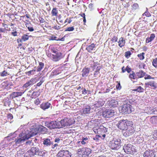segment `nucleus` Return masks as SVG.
<instances>
[{
  "instance_id": "69168bd1",
  "label": "nucleus",
  "mask_w": 157,
  "mask_h": 157,
  "mask_svg": "<svg viewBox=\"0 0 157 157\" xmlns=\"http://www.w3.org/2000/svg\"><path fill=\"white\" fill-rule=\"evenodd\" d=\"M100 73L99 71H95L94 72V77H98V75Z\"/></svg>"
},
{
  "instance_id": "c85d7f7f",
  "label": "nucleus",
  "mask_w": 157,
  "mask_h": 157,
  "mask_svg": "<svg viewBox=\"0 0 157 157\" xmlns=\"http://www.w3.org/2000/svg\"><path fill=\"white\" fill-rule=\"evenodd\" d=\"M90 71V68L87 67L84 68L82 71V76L83 77L86 76L89 73Z\"/></svg>"
},
{
  "instance_id": "2eb2a0df",
  "label": "nucleus",
  "mask_w": 157,
  "mask_h": 157,
  "mask_svg": "<svg viewBox=\"0 0 157 157\" xmlns=\"http://www.w3.org/2000/svg\"><path fill=\"white\" fill-rule=\"evenodd\" d=\"M133 124H130L128 127L125 130V132L124 133V135L125 136H130L133 134L134 132L133 128L132 127Z\"/></svg>"
},
{
  "instance_id": "a878e982",
  "label": "nucleus",
  "mask_w": 157,
  "mask_h": 157,
  "mask_svg": "<svg viewBox=\"0 0 157 157\" xmlns=\"http://www.w3.org/2000/svg\"><path fill=\"white\" fill-rule=\"evenodd\" d=\"M136 74L138 79V78L143 77L145 75L146 73L142 70H140L138 72H136Z\"/></svg>"
},
{
  "instance_id": "4468645a",
  "label": "nucleus",
  "mask_w": 157,
  "mask_h": 157,
  "mask_svg": "<svg viewBox=\"0 0 157 157\" xmlns=\"http://www.w3.org/2000/svg\"><path fill=\"white\" fill-rule=\"evenodd\" d=\"M59 122L61 126L63 127L70 126L72 124L71 120L67 117H65L63 119L61 120Z\"/></svg>"
},
{
  "instance_id": "c9c22d12",
  "label": "nucleus",
  "mask_w": 157,
  "mask_h": 157,
  "mask_svg": "<svg viewBox=\"0 0 157 157\" xmlns=\"http://www.w3.org/2000/svg\"><path fill=\"white\" fill-rule=\"evenodd\" d=\"M90 107L89 106H87L83 109V113L84 114H86L89 113L90 110Z\"/></svg>"
},
{
  "instance_id": "a18cd8bd",
  "label": "nucleus",
  "mask_w": 157,
  "mask_h": 157,
  "mask_svg": "<svg viewBox=\"0 0 157 157\" xmlns=\"http://www.w3.org/2000/svg\"><path fill=\"white\" fill-rule=\"evenodd\" d=\"M36 71V70L35 69H33L32 70L27 72L25 73L26 75H28L29 76L31 74H34V73L33 72H35Z\"/></svg>"
},
{
  "instance_id": "473e14b6",
  "label": "nucleus",
  "mask_w": 157,
  "mask_h": 157,
  "mask_svg": "<svg viewBox=\"0 0 157 157\" xmlns=\"http://www.w3.org/2000/svg\"><path fill=\"white\" fill-rule=\"evenodd\" d=\"M31 36H29L27 34H24L21 37L20 41H21V40H22L25 41L28 40L29 39V38Z\"/></svg>"
},
{
  "instance_id": "e433bc0d",
  "label": "nucleus",
  "mask_w": 157,
  "mask_h": 157,
  "mask_svg": "<svg viewBox=\"0 0 157 157\" xmlns=\"http://www.w3.org/2000/svg\"><path fill=\"white\" fill-rule=\"evenodd\" d=\"M44 64L41 62H40L39 63V65L37 67V71L39 72L41 70L44 68Z\"/></svg>"
},
{
  "instance_id": "72a5a7b5",
  "label": "nucleus",
  "mask_w": 157,
  "mask_h": 157,
  "mask_svg": "<svg viewBox=\"0 0 157 157\" xmlns=\"http://www.w3.org/2000/svg\"><path fill=\"white\" fill-rule=\"evenodd\" d=\"M129 77L131 79L136 80L138 79L136 73H135L133 71L132 73L129 74Z\"/></svg>"
},
{
  "instance_id": "cd10ccee",
  "label": "nucleus",
  "mask_w": 157,
  "mask_h": 157,
  "mask_svg": "<svg viewBox=\"0 0 157 157\" xmlns=\"http://www.w3.org/2000/svg\"><path fill=\"white\" fill-rule=\"evenodd\" d=\"M24 93V92H14L12 93L11 96H12V98H15L21 96L22 94Z\"/></svg>"
},
{
  "instance_id": "5fc2aeb1",
  "label": "nucleus",
  "mask_w": 157,
  "mask_h": 157,
  "mask_svg": "<svg viewBox=\"0 0 157 157\" xmlns=\"http://www.w3.org/2000/svg\"><path fill=\"white\" fill-rule=\"evenodd\" d=\"M116 82L118 84L116 85V88L117 90H120L121 88L120 82L117 81Z\"/></svg>"
},
{
  "instance_id": "13d9d810",
  "label": "nucleus",
  "mask_w": 157,
  "mask_h": 157,
  "mask_svg": "<svg viewBox=\"0 0 157 157\" xmlns=\"http://www.w3.org/2000/svg\"><path fill=\"white\" fill-rule=\"evenodd\" d=\"M34 104L36 105H38L40 103V101L39 98H36L35 100L34 101Z\"/></svg>"
},
{
  "instance_id": "4d7b16f0",
  "label": "nucleus",
  "mask_w": 157,
  "mask_h": 157,
  "mask_svg": "<svg viewBox=\"0 0 157 157\" xmlns=\"http://www.w3.org/2000/svg\"><path fill=\"white\" fill-rule=\"evenodd\" d=\"M99 65V63L98 61L96 62H94L93 64V65L91 66L92 67L95 68L96 66L98 65Z\"/></svg>"
},
{
  "instance_id": "4be33fe9",
  "label": "nucleus",
  "mask_w": 157,
  "mask_h": 157,
  "mask_svg": "<svg viewBox=\"0 0 157 157\" xmlns=\"http://www.w3.org/2000/svg\"><path fill=\"white\" fill-rule=\"evenodd\" d=\"M118 43L119 46L120 47L122 48L125 46V40L124 37H121L119 38Z\"/></svg>"
},
{
  "instance_id": "052dcab7",
  "label": "nucleus",
  "mask_w": 157,
  "mask_h": 157,
  "mask_svg": "<svg viewBox=\"0 0 157 157\" xmlns=\"http://www.w3.org/2000/svg\"><path fill=\"white\" fill-rule=\"evenodd\" d=\"M7 118L8 119L12 120L13 118V115L12 114L10 113L7 115Z\"/></svg>"
},
{
  "instance_id": "39448f33",
  "label": "nucleus",
  "mask_w": 157,
  "mask_h": 157,
  "mask_svg": "<svg viewBox=\"0 0 157 157\" xmlns=\"http://www.w3.org/2000/svg\"><path fill=\"white\" fill-rule=\"evenodd\" d=\"M116 112L114 110L106 109L102 111V115L105 118H111L116 115Z\"/></svg>"
},
{
  "instance_id": "bb28decb",
  "label": "nucleus",
  "mask_w": 157,
  "mask_h": 157,
  "mask_svg": "<svg viewBox=\"0 0 157 157\" xmlns=\"http://www.w3.org/2000/svg\"><path fill=\"white\" fill-rule=\"evenodd\" d=\"M155 37V34L154 33L151 34L150 37H147L146 39V42L148 43L152 41Z\"/></svg>"
},
{
  "instance_id": "09e8293b",
  "label": "nucleus",
  "mask_w": 157,
  "mask_h": 157,
  "mask_svg": "<svg viewBox=\"0 0 157 157\" xmlns=\"http://www.w3.org/2000/svg\"><path fill=\"white\" fill-rule=\"evenodd\" d=\"M152 65L155 67H157V58H155L153 59Z\"/></svg>"
},
{
  "instance_id": "6e6552de",
  "label": "nucleus",
  "mask_w": 157,
  "mask_h": 157,
  "mask_svg": "<svg viewBox=\"0 0 157 157\" xmlns=\"http://www.w3.org/2000/svg\"><path fill=\"white\" fill-rule=\"evenodd\" d=\"M45 124L46 126L51 129L60 128L61 127L59 125V123L56 121H46Z\"/></svg>"
},
{
  "instance_id": "b1692460",
  "label": "nucleus",
  "mask_w": 157,
  "mask_h": 157,
  "mask_svg": "<svg viewBox=\"0 0 157 157\" xmlns=\"http://www.w3.org/2000/svg\"><path fill=\"white\" fill-rule=\"evenodd\" d=\"M25 150L24 149L20 150L17 152V157H25Z\"/></svg>"
},
{
  "instance_id": "0e129e2a",
  "label": "nucleus",
  "mask_w": 157,
  "mask_h": 157,
  "mask_svg": "<svg viewBox=\"0 0 157 157\" xmlns=\"http://www.w3.org/2000/svg\"><path fill=\"white\" fill-rule=\"evenodd\" d=\"M51 51L52 52L54 53V54L56 53H57V52H58V50L57 49L54 48H52L51 49Z\"/></svg>"
},
{
  "instance_id": "a211bd4d",
  "label": "nucleus",
  "mask_w": 157,
  "mask_h": 157,
  "mask_svg": "<svg viewBox=\"0 0 157 157\" xmlns=\"http://www.w3.org/2000/svg\"><path fill=\"white\" fill-rule=\"evenodd\" d=\"M35 80L36 79L34 78H31L30 80L27 82L23 85V88H26L28 87L33 85L36 82Z\"/></svg>"
},
{
  "instance_id": "2f4dec72",
  "label": "nucleus",
  "mask_w": 157,
  "mask_h": 157,
  "mask_svg": "<svg viewBox=\"0 0 157 157\" xmlns=\"http://www.w3.org/2000/svg\"><path fill=\"white\" fill-rule=\"evenodd\" d=\"M43 144L47 146H48L52 144L53 143L50 141V139L47 138L44 139Z\"/></svg>"
},
{
  "instance_id": "8fccbe9b",
  "label": "nucleus",
  "mask_w": 157,
  "mask_h": 157,
  "mask_svg": "<svg viewBox=\"0 0 157 157\" xmlns=\"http://www.w3.org/2000/svg\"><path fill=\"white\" fill-rule=\"evenodd\" d=\"M79 15H80L81 16L83 17L84 24V25H85V23L86 22V17H85V14L84 13H81L80 14H79Z\"/></svg>"
},
{
  "instance_id": "7c9ffc66",
  "label": "nucleus",
  "mask_w": 157,
  "mask_h": 157,
  "mask_svg": "<svg viewBox=\"0 0 157 157\" xmlns=\"http://www.w3.org/2000/svg\"><path fill=\"white\" fill-rule=\"evenodd\" d=\"M38 130L37 126H36V127H34L32 128L30 132L32 135L33 136L39 133Z\"/></svg>"
},
{
  "instance_id": "4c0bfd02",
  "label": "nucleus",
  "mask_w": 157,
  "mask_h": 157,
  "mask_svg": "<svg viewBox=\"0 0 157 157\" xmlns=\"http://www.w3.org/2000/svg\"><path fill=\"white\" fill-rule=\"evenodd\" d=\"M81 142L82 145H85L88 142V138L87 137H82V141H79V143Z\"/></svg>"
},
{
  "instance_id": "de8ad7c7",
  "label": "nucleus",
  "mask_w": 157,
  "mask_h": 157,
  "mask_svg": "<svg viewBox=\"0 0 157 157\" xmlns=\"http://www.w3.org/2000/svg\"><path fill=\"white\" fill-rule=\"evenodd\" d=\"M101 136L98 135H96L93 138L94 140L96 142H98L99 141V138H101Z\"/></svg>"
},
{
  "instance_id": "dca6fc26",
  "label": "nucleus",
  "mask_w": 157,
  "mask_h": 157,
  "mask_svg": "<svg viewBox=\"0 0 157 157\" xmlns=\"http://www.w3.org/2000/svg\"><path fill=\"white\" fill-rule=\"evenodd\" d=\"M144 157H155V152L152 150L146 151L143 154Z\"/></svg>"
},
{
  "instance_id": "6e6d98bb",
  "label": "nucleus",
  "mask_w": 157,
  "mask_h": 157,
  "mask_svg": "<svg viewBox=\"0 0 157 157\" xmlns=\"http://www.w3.org/2000/svg\"><path fill=\"white\" fill-rule=\"evenodd\" d=\"M144 78L145 79H154L155 78L154 77H152L150 75H146L144 77Z\"/></svg>"
},
{
  "instance_id": "1a4fd4ad",
  "label": "nucleus",
  "mask_w": 157,
  "mask_h": 157,
  "mask_svg": "<svg viewBox=\"0 0 157 157\" xmlns=\"http://www.w3.org/2000/svg\"><path fill=\"white\" fill-rule=\"evenodd\" d=\"M47 56L48 57H52L53 61L57 62L62 58V54L61 52H58L54 54H52L51 53H48Z\"/></svg>"
},
{
  "instance_id": "ea45409f",
  "label": "nucleus",
  "mask_w": 157,
  "mask_h": 157,
  "mask_svg": "<svg viewBox=\"0 0 157 157\" xmlns=\"http://www.w3.org/2000/svg\"><path fill=\"white\" fill-rule=\"evenodd\" d=\"M2 85V86L5 88H7V87L10 85V82L8 81H6L3 82Z\"/></svg>"
},
{
  "instance_id": "aec40b11",
  "label": "nucleus",
  "mask_w": 157,
  "mask_h": 157,
  "mask_svg": "<svg viewBox=\"0 0 157 157\" xmlns=\"http://www.w3.org/2000/svg\"><path fill=\"white\" fill-rule=\"evenodd\" d=\"M37 127L39 133L40 132L41 133H45L47 132L48 129L47 128L41 125H38L37 126Z\"/></svg>"
},
{
  "instance_id": "37998d69",
  "label": "nucleus",
  "mask_w": 157,
  "mask_h": 157,
  "mask_svg": "<svg viewBox=\"0 0 157 157\" xmlns=\"http://www.w3.org/2000/svg\"><path fill=\"white\" fill-rule=\"evenodd\" d=\"M73 18V17H69L68 18H67L66 20L64 21V23L65 24L66 23H67V24H66V25H67L68 24H70L71 22L72 21V20H71Z\"/></svg>"
},
{
  "instance_id": "3c124183",
  "label": "nucleus",
  "mask_w": 157,
  "mask_h": 157,
  "mask_svg": "<svg viewBox=\"0 0 157 157\" xmlns=\"http://www.w3.org/2000/svg\"><path fill=\"white\" fill-rule=\"evenodd\" d=\"M118 38L116 36L114 35L111 39V40L113 42H115L117 41Z\"/></svg>"
},
{
  "instance_id": "603ef678",
  "label": "nucleus",
  "mask_w": 157,
  "mask_h": 157,
  "mask_svg": "<svg viewBox=\"0 0 157 157\" xmlns=\"http://www.w3.org/2000/svg\"><path fill=\"white\" fill-rule=\"evenodd\" d=\"M143 16H146L147 17H150L151 16L150 13L147 10L143 14Z\"/></svg>"
},
{
  "instance_id": "393cba45",
  "label": "nucleus",
  "mask_w": 157,
  "mask_h": 157,
  "mask_svg": "<svg viewBox=\"0 0 157 157\" xmlns=\"http://www.w3.org/2000/svg\"><path fill=\"white\" fill-rule=\"evenodd\" d=\"M3 26L5 27L6 26V28L3 29L2 28H0V33H5V32L7 31H10V28H8V25L6 24L3 23L2 24Z\"/></svg>"
},
{
  "instance_id": "0eeeda50",
  "label": "nucleus",
  "mask_w": 157,
  "mask_h": 157,
  "mask_svg": "<svg viewBox=\"0 0 157 157\" xmlns=\"http://www.w3.org/2000/svg\"><path fill=\"white\" fill-rule=\"evenodd\" d=\"M91 150L87 147L79 149V157H87L91 152Z\"/></svg>"
},
{
  "instance_id": "5701e85b",
  "label": "nucleus",
  "mask_w": 157,
  "mask_h": 157,
  "mask_svg": "<svg viewBox=\"0 0 157 157\" xmlns=\"http://www.w3.org/2000/svg\"><path fill=\"white\" fill-rule=\"evenodd\" d=\"M105 101L102 99H101L97 101V102L94 104V106L96 108H100L104 104Z\"/></svg>"
},
{
  "instance_id": "a19ab883",
  "label": "nucleus",
  "mask_w": 157,
  "mask_h": 157,
  "mask_svg": "<svg viewBox=\"0 0 157 157\" xmlns=\"http://www.w3.org/2000/svg\"><path fill=\"white\" fill-rule=\"evenodd\" d=\"M144 55L145 53L142 52L141 53L138 54L137 56L140 60H143L144 58Z\"/></svg>"
},
{
  "instance_id": "f257e3e1",
  "label": "nucleus",
  "mask_w": 157,
  "mask_h": 157,
  "mask_svg": "<svg viewBox=\"0 0 157 157\" xmlns=\"http://www.w3.org/2000/svg\"><path fill=\"white\" fill-rule=\"evenodd\" d=\"M121 141L119 139H113L109 143V147L113 150H117L121 147Z\"/></svg>"
},
{
  "instance_id": "9d476101",
  "label": "nucleus",
  "mask_w": 157,
  "mask_h": 157,
  "mask_svg": "<svg viewBox=\"0 0 157 157\" xmlns=\"http://www.w3.org/2000/svg\"><path fill=\"white\" fill-rule=\"evenodd\" d=\"M38 149L36 147H33L25 153V157H31L34 156L38 151Z\"/></svg>"
},
{
  "instance_id": "f03ea898",
  "label": "nucleus",
  "mask_w": 157,
  "mask_h": 157,
  "mask_svg": "<svg viewBox=\"0 0 157 157\" xmlns=\"http://www.w3.org/2000/svg\"><path fill=\"white\" fill-rule=\"evenodd\" d=\"M130 124H132V122L127 120H121L118 124V127L121 130H125Z\"/></svg>"
},
{
  "instance_id": "338daca9",
  "label": "nucleus",
  "mask_w": 157,
  "mask_h": 157,
  "mask_svg": "<svg viewBox=\"0 0 157 157\" xmlns=\"http://www.w3.org/2000/svg\"><path fill=\"white\" fill-rule=\"evenodd\" d=\"M11 34L13 36H17V33L16 31H15L14 32L11 33Z\"/></svg>"
},
{
  "instance_id": "f704fd0d",
  "label": "nucleus",
  "mask_w": 157,
  "mask_h": 157,
  "mask_svg": "<svg viewBox=\"0 0 157 157\" xmlns=\"http://www.w3.org/2000/svg\"><path fill=\"white\" fill-rule=\"evenodd\" d=\"M51 14L52 16L57 17L58 16V11L56 8L55 7L53 8L51 12Z\"/></svg>"
},
{
  "instance_id": "9b49d317",
  "label": "nucleus",
  "mask_w": 157,
  "mask_h": 157,
  "mask_svg": "<svg viewBox=\"0 0 157 157\" xmlns=\"http://www.w3.org/2000/svg\"><path fill=\"white\" fill-rule=\"evenodd\" d=\"M20 138L16 139L15 142L16 144H19L22 141H24L26 140H27L29 138V137H28L27 135L22 133L19 135Z\"/></svg>"
},
{
  "instance_id": "c03bdc74",
  "label": "nucleus",
  "mask_w": 157,
  "mask_h": 157,
  "mask_svg": "<svg viewBox=\"0 0 157 157\" xmlns=\"http://www.w3.org/2000/svg\"><path fill=\"white\" fill-rule=\"evenodd\" d=\"M0 76L2 77H4L9 75V74L7 72L4 70L0 73Z\"/></svg>"
},
{
  "instance_id": "e2e57ef3",
  "label": "nucleus",
  "mask_w": 157,
  "mask_h": 157,
  "mask_svg": "<svg viewBox=\"0 0 157 157\" xmlns=\"http://www.w3.org/2000/svg\"><path fill=\"white\" fill-rule=\"evenodd\" d=\"M39 20L40 22L41 23H43L45 21L44 20V19L42 17H40L39 18Z\"/></svg>"
},
{
  "instance_id": "7ed1b4c3",
  "label": "nucleus",
  "mask_w": 157,
  "mask_h": 157,
  "mask_svg": "<svg viewBox=\"0 0 157 157\" xmlns=\"http://www.w3.org/2000/svg\"><path fill=\"white\" fill-rule=\"evenodd\" d=\"M132 106L129 104H124L119 107L120 111L122 113L127 114L132 112L133 110L132 109Z\"/></svg>"
},
{
  "instance_id": "79ce46f5",
  "label": "nucleus",
  "mask_w": 157,
  "mask_h": 157,
  "mask_svg": "<svg viewBox=\"0 0 157 157\" xmlns=\"http://www.w3.org/2000/svg\"><path fill=\"white\" fill-rule=\"evenodd\" d=\"M139 8V6L138 4L135 3L132 6V9L133 10H135Z\"/></svg>"
},
{
  "instance_id": "6ab92c4d",
  "label": "nucleus",
  "mask_w": 157,
  "mask_h": 157,
  "mask_svg": "<svg viewBox=\"0 0 157 157\" xmlns=\"http://www.w3.org/2000/svg\"><path fill=\"white\" fill-rule=\"evenodd\" d=\"M51 106H52L51 104L48 102H43L40 105V108L44 110H45L49 109Z\"/></svg>"
},
{
  "instance_id": "58836bf2",
  "label": "nucleus",
  "mask_w": 157,
  "mask_h": 157,
  "mask_svg": "<svg viewBox=\"0 0 157 157\" xmlns=\"http://www.w3.org/2000/svg\"><path fill=\"white\" fill-rule=\"evenodd\" d=\"M40 95L39 92L37 91H34L31 96L32 98H36Z\"/></svg>"
},
{
  "instance_id": "ddd939ff",
  "label": "nucleus",
  "mask_w": 157,
  "mask_h": 157,
  "mask_svg": "<svg viewBox=\"0 0 157 157\" xmlns=\"http://www.w3.org/2000/svg\"><path fill=\"white\" fill-rule=\"evenodd\" d=\"M157 83L155 81H150L146 82L144 84L146 88L150 87L151 89L155 90L157 88Z\"/></svg>"
},
{
  "instance_id": "864d4df0",
  "label": "nucleus",
  "mask_w": 157,
  "mask_h": 157,
  "mask_svg": "<svg viewBox=\"0 0 157 157\" xmlns=\"http://www.w3.org/2000/svg\"><path fill=\"white\" fill-rule=\"evenodd\" d=\"M74 28L73 26L67 28L65 30V31H72L74 30Z\"/></svg>"
},
{
  "instance_id": "49530a36",
  "label": "nucleus",
  "mask_w": 157,
  "mask_h": 157,
  "mask_svg": "<svg viewBox=\"0 0 157 157\" xmlns=\"http://www.w3.org/2000/svg\"><path fill=\"white\" fill-rule=\"evenodd\" d=\"M132 54L130 51H128L125 52L124 53V56L126 58L128 59L129 58Z\"/></svg>"
},
{
  "instance_id": "20e7f679",
  "label": "nucleus",
  "mask_w": 157,
  "mask_h": 157,
  "mask_svg": "<svg viewBox=\"0 0 157 157\" xmlns=\"http://www.w3.org/2000/svg\"><path fill=\"white\" fill-rule=\"evenodd\" d=\"M93 130L95 133L102 135L104 139L105 137V133L107 132V129L103 126H100L98 128H93Z\"/></svg>"
},
{
  "instance_id": "774afa93",
  "label": "nucleus",
  "mask_w": 157,
  "mask_h": 157,
  "mask_svg": "<svg viewBox=\"0 0 157 157\" xmlns=\"http://www.w3.org/2000/svg\"><path fill=\"white\" fill-rule=\"evenodd\" d=\"M27 28L29 31L33 32L34 30V29L32 27L28 26Z\"/></svg>"
},
{
  "instance_id": "bf43d9fd",
  "label": "nucleus",
  "mask_w": 157,
  "mask_h": 157,
  "mask_svg": "<svg viewBox=\"0 0 157 157\" xmlns=\"http://www.w3.org/2000/svg\"><path fill=\"white\" fill-rule=\"evenodd\" d=\"M126 70L128 73H130L132 71V69L128 66H127L126 67Z\"/></svg>"
},
{
  "instance_id": "f8f14e48",
  "label": "nucleus",
  "mask_w": 157,
  "mask_h": 157,
  "mask_svg": "<svg viewBox=\"0 0 157 157\" xmlns=\"http://www.w3.org/2000/svg\"><path fill=\"white\" fill-rule=\"evenodd\" d=\"M71 153L67 150L59 151L57 155V157H71Z\"/></svg>"
},
{
  "instance_id": "f3484780",
  "label": "nucleus",
  "mask_w": 157,
  "mask_h": 157,
  "mask_svg": "<svg viewBox=\"0 0 157 157\" xmlns=\"http://www.w3.org/2000/svg\"><path fill=\"white\" fill-rule=\"evenodd\" d=\"M108 104L110 108H115L117 107L118 105V102L115 99H111L109 100Z\"/></svg>"
},
{
  "instance_id": "680f3d73",
  "label": "nucleus",
  "mask_w": 157,
  "mask_h": 157,
  "mask_svg": "<svg viewBox=\"0 0 157 157\" xmlns=\"http://www.w3.org/2000/svg\"><path fill=\"white\" fill-rule=\"evenodd\" d=\"M52 28L56 30H59L60 28V27L59 26L56 25L53 27Z\"/></svg>"
},
{
  "instance_id": "412c9836",
  "label": "nucleus",
  "mask_w": 157,
  "mask_h": 157,
  "mask_svg": "<svg viewBox=\"0 0 157 157\" xmlns=\"http://www.w3.org/2000/svg\"><path fill=\"white\" fill-rule=\"evenodd\" d=\"M96 44L92 43L90 45L87 46L86 49L88 52H91L93 51L94 48H96Z\"/></svg>"
},
{
  "instance_id": "423d86ee",
  "label": "nucleus",
  "mask_w": 157,
  "mask_h": 157,
  "mask_svg": "<svg viewBox=\"0 0 157 157\" xmlns=\"http://www.w3.org/2000/svg\"><path fill=\"white\" fill-rule=\"evenodd\" d=\"M123 149L124 151L128 154H132L136 152L135 147L130 144L125 145L124 146Z\"/></svg>"
},
{
  "instance_id": "c756f323",
  "label": "nucleus",
  "mask_w": 157,
  "mask_h": 157,
  "mask_svg": "<svg viewBox=\"0 0 157 157\" xmlns=\"http://www.w3.org/2000/svg\"><path fill=\"white\" fill-rule=\"evenodd\" d=\"M132 90L139 93H143L144 92V90L141 86H140L136 87V88L132 89Z\"/></svg>"
}]
</instances>
